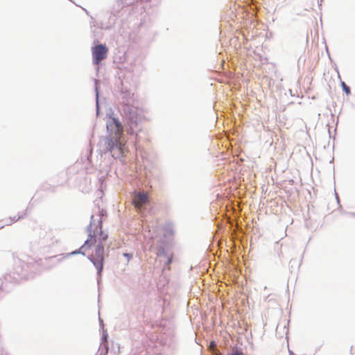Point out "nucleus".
I'll return each instance as SVG.
<instances>
[{
  "instance_id": "obj_1",
  "label": "nucleus",
  "mask_w": 355,
  "mask_h": 355,
  "mask_svg": "<svg viewBox=\"0 0 355 355\" xmlns=\"http://www.w3.org/2000/svg\"><path fill=\"white\" fill-rule=\"evenodd\" d=\"M105 214V211H100L99 218L97 220H95L94 216H92L88 227V238L79 249V252L85 254L92 247L94 248V251L89 256V259L96 266L98 275L101 273L103 268L104 243L108 237L107 234L102 230V218Z\"/></svg>"
},
{
  "instance_id": "obj_2",
  "label": "nucleus",
  "mask_w": 355,
  "mask_h": 355,
  "mask_svg": "<svg viewBox=\"0 0 355 355\" xmlns=\"http://www.w3.org/2000/svg\"><path fill=\"white\" fill-rule=\"evenodd\" d=\"M126 117L128 119L126 132L132 135L140 130L139 124L144 120V112L137 107L127 106Z\"/></svg>"
},
{
  "instance_id": "obj_3",
  "label": "nucleus",
  "mask_w": 355,
  "mask_h": 355,
  "mask_svg": "<svg viewBox=\"0 0 355 355\" xmlns=\"http://www.w3.org/2000/svg\"><path fill=\"white\" fill-rule=\"evenodd\" d=\"M149 196L148 193L135 192L132 202L136 210L140 213L142 211L144 207L149 203Z\"/></svg>"
},
{
  "instance_id": "obj_4",
  "label": "nucleus",
  "mask_w": 355,
  "mask_h": 355,
  "mask_svg": "<svg viewBox=\"0 0 355 355\" xmlns=\"http://www.w3.org/2000/svg\"><path fill=\"white\" fill-rule=\"evenodd\" d=\"M108 49L105 44H98L92 48V56L94 62L98 64L107 57Z\"/></svg>"
},
{
  "instance_id": "obj_5",
  "label": "nucleus",
  "mask_w": 355,
  "mask_h": 355,
  "mask_svg": "<svg viewBox=\"0 0 355 355\" xmlns=\"http://www.w3.org/2000/svg\"><path fill=\"white\" fill-rule=\"evenodd\" d=\"M112 122L115 126L114 134L116 137V148H119V150H121V143L119 141V139H120L121 135L123 134V128L121 123L117 119L112 118Z\"/></svg>"
},
{
  "instance_id": "obj_6",
  "label": "nucleus",
  "mask_w": 355,
  "mask_h": 355,
  "mask_svg": "<svg viewBox=\"0 0 355 355\" xmlns=\"http://www.w3.org/2000/svg\"><path fill=\"white\" fill-rule=\"evenodd\" d=\"M341 85L343 91L346 93L347 95H349L351 93L349 87L345 83V82H342Z\"/></svg>"
},
{
  "instance_id": "obj_7",
  "label": "nucleus",
  "mask_w": 355,
  "mask_h": 355,
  "mask_svg": "<svg viewBox=\"0 0 355 355\" xmlns=\"http://www.w3.org/2000/svg\"><path fill=\"white\" fill-rule=\"evenodd\" d=\"M123 256L127 258L128 262L132 259V255L129 253H124Z\"/></svg>"
},
{
  "instance_id": "obj_8",
  "label": "nucleus",
  "mask_w": 355,
  "mask_h": 355,
  "mask_svg": "<svg viewBox=\"0 0 355 355\" xmlns=\"http://www.w3.org/2000/svg\"><path fill=\"white\" fill-rule=\"evenodd\" d=\"M229 355H243V353H242V352H238V351H236V352H234V353H232V354H229Z\"/></svg>"
},
{
  "instance_id": "obj_9",
  "label": "nucleus",
  "mask_w": 355,
  "mask_h": 355,
  "mask_svg": "<svg viewBox=\"0 0 355 355\" xmlns=\"http://www.w3.org/2000/svg\"><path fill=\"white\" fill-rule=\"evenodd\" d=\"M215 346H216V345H215L214 342H211V343H210V347H211H211H214Z\"/></svg>"
},
{
  "instance_id": "obj_10",
  "label": "nucleus",
  "mask_w": 355,
  "mask_h": 355,
  "mask_svg": "<svg viewBox=\"0 0 355 355\" xmlns=\"http://www.w3.org/2000/svg\"><path fill=\"white\" fill-rule=\"evenodd\" d=\"M114 145H113V146H110V150H111V151H112V150H114Z\"/></svg>"
}]
</instances>
